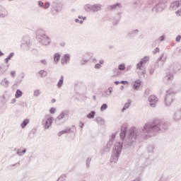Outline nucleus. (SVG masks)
Returning <instances> with one entry per match:
<instances>
[{
  "label": "nucleus",
  "instance_id": "nucleus-1",
  "mask_svg": "<svg viewBox=\"0 0 181 181\" xmlns=\"http://www.w3.org/2000/svg\"><path fill=\"white\" fill-rule=\"evenodd\" d=\"M170 124L165 120L155 119L152 122L144 124L143 129H136L133 127L130 129L129 133L125 139V146H134L136 144V138L138 136H142L144 139H146L148 136H152V132H165L169 129Z\"/></svg>",
  "mask_w": 181,
  "mask_h": 181
},
{
  "label": "nucleus",
  "instance_id": "nucleus-2",
  "mask_svg": "<svg viewBox=\"0 0 181 181\" xmlns=\"http://www.w3.org/2000/svg\"><path fill=\"white\" fill-rule=\"evenodd\" d=\"M122 148H124V143L121 141L116 142L114 145L112 156L110 158V162L112 163H117L118 162V159H119V156L122 152Z\"/></svg>",
  "mask_w": 181,
  "mask_h": 181
},
{
  "label": "nucleus",
  "instance_id": "nucleus-3",
  "mask_svg": "<svg viewBox=\"0 0 181 181\" xmlns=\"http://www.w3.org/2000/svg\"><path fill=\"white\" fill-rule=\"evenodd\" d=\"M36 39L39 43L44 46H49V45H50V37L46 35L45 30L42 29H39L36 32Z\"/></svg>",
  "mask_w": 181,
  "mask_h": 181
},
{
  "label": "nucleus",
  "instance_id": "nucleus-4",
  "mask_svg": "<svg viewBox=\"0 0 181 181\" xmlns=\"http://www.w3.org/2000/svg\"><path fill=\"white\" fill-rule=\"evenodd\" d=\"M175 90L173 89L170 88L166 91V95L165 97V107H170V104L172 102L175 100Z\"/></svg>",
  "mask_w": 181,
  "mask_h": 181
},
{
  "label": "nucleus",
  "instance_id": "nucleus-5",
  "mask_svg": "<svg viewBox=\"0 0 181 181\" xmlns=\"http://www.w3.org/2000/svg\"><path fill=\"white\" fill-rule=\"evenodd\" d=\"M163 56H165V54H161V56L157 59V62H155L154 65L149 69V74H151V76L155 73V70L159 69V66H163V63H165V61L166 60V59H163Z\"/></svg>",
  "mask_w": 181,
  "mask_h": 181
},
{
  "label": "nucleus",
  "instance_id": "nucleus-6",
  "mask_svg": "<svg viewBox=\"0 0 181 181\" xmlns=\"http://www.w3.org/2000/svg\"><path fill=\"white\" fill-rule=\"evenodd\" d=\"M101 8H103V5L100 4H86L84 6L86 12H99L101 11Z\"/></svg>",
  "mask_w": 181,
  "mask_h": 181
},
{
  "label": "nucleus",
  "instance_id": "nucleus-7",
  "mask_svg": "<svg viewBox=\"0 0 181 181\" xmlns=\"http://www.w3.org/2000/svg\"><path fill=\"white\" fill-rule=\"evenodd\" d=\"M166 8V0H161L156 3L152 8V12H162Z\"/></svg>",
  "mask_w": 181,
  "mask_h": 181
},
{
  "label": "nucleus",
  "instance_id": "nucleus-8",
  "mask_svg": "<svg viewBox=\"0 0 181 181\" xmlns=\"http://www.w3.org/2000/svg\"><path fill=\"white\" fill-rule=\"evenodd\" d=\"M115 136H116L115 134H112L111 135L110 139L109 141L107 143L106 146H105L102 150V153H103V152H110L111 151V147L112 146V144H114Z\"/></svg>",
  "mask_w": 181,
  "mask_h": 181
},
{
  "label": "nucleus",
  "instance_id": "nucleus-9",
  "mask_svg": "<svg viewBox=\"0 0 181 181\" xmlns=\"http://www.w3.org/2000/svg\"><path fill=\"white\" fill-rule=\"evenodd\" d=\"M181 65L179 64V62H174L171 64L170 67V71L174 73L175 74H177L179 71H180Z\"/></svg>",
  "mask_w": 181,
  "mask_h": 181
},
{
  "label": "nucleus",
  "instance_id": "nucleus-10",
  "mask_svg": "<svg viewBox=\"0 0 181 181\" xmlns=\"http://www.w3.org/2000/svg\"><path fill=\"white\" fill-rule=\"evenodd\" d=\"M21 47H25L26 50L30 49V38L29 37H23Z\"/></svg>",
  "mask_w": 181,
  "mask_h": 181
},
{
  "label": "nucleus",
  "instance_id": "nucleus-11",
  "mask_svg": "<svg viewBox=\"0 0 181 181\" xmlns=\"http://www.w3.org/2000/svg\"><path fill=\"white\" fill-rule=\"evenodd\" d=\"M66 117H69V110H64L59 114V115L55 119L56 124H59V122H60L63 118Z\"/></svg>",
  "mask_w": 181,
  "mask_h": 181
},
{
  "label": "nucleus",
  "instance_id": "nucleus-12",
  "mask_svg": "<svg viewBox=\"0 0 181 181\" xmlns=\"http://www.w3.org/2000/svg\"><path fill=\"white\" fill-rule=\"evenodd\" d=\"M148 103H149V105L151 106L153 108H155V107H156V104H158V97L155 96V95H150L148 97Z\"/></svg>",
  "mask_w": 181,
  "mask_h": 181
},
{
  "label": "nucleus",
  "instance_id": "nucleus-13",
  "mask_svg": "<svg viewBox=\"0 0 181 181\" xmlns=\"http://www.w3.org/2000/svg\"><path fill=\"white\" fill-rule=\"evenodd\" d=\"M9 16V11L4 6H0V18H5Z\"/></svg>",
  "mask_w": 181,
  "mask_h": 181
},
{
  "label": "nucleus",
  "instance_id": "nucleus-14",
  "mask_svg": "<svg viewBox=\"0 0 181 181\" xmlns=\"http://www.w3.org/2000/svg\"><path fill=\"white\" fill-rule=\"evenodd\" d=\"M53 121H54V118L53 117H48L45 123L43 124V127L45 129H49L52 127V124H53Z\"/></svg>",
  "mask_w": 181,
  "mask_h": 181
},
{
  "label": "nucleus",
  "instance_id": "nucleus-15",
  "mask_svg": "<svg viewBox=\"0 0 181 181\" xmlns=\"http://www.w3.org/2000/svg\"><path fill=\"white\" fill-rule=\"evenodd\" d=\"M120 129L121 132L119 134V136L122 141H124V139H125V137L127 136V131H128V127L125 125H122Z\"/></svg>",
  "mask_w": 181,
  "mask_h": 181
},
{
  "label": "nucleus",
  "instance_id": "nucleus-16",
  "mask_svg": "<svg viewBox=\"0 0 181 181\" xmlns=\"http://www.w3.org/2000/svg\"><path fill=\"white\" fill-rule=\"evenodd\" d=\"M113 91L114 89L112 88V87H109L107 90L103 91L101 96L103 97V98H108V97H110V95L112 94Z\"/></svg>",
  "mask_w": 181,
  "mask_h": 181
},
{
  "label": "nucleus",
  "instance_id": "nucleus-17",
  "mask_svg": "<svg viewBox=\"0 0 181 181\" xmlns=\"http://www.w3.org/2000/svg\"><path fill=\"white\" fill-rule=\"evenodd\" d=\"M70 54H65L62 58L61 59V63L62 64H68V63H70Z\"/></svg>",
  "mask_w": 181,
  "mask_h": 181
},
{
  "label": "nucleus",
  "instance_id": "nucleus-18",
  "mask_svg": "<svg viewBox=\"0 0 181 181\" xmlns=\"http://www.w3.org/2000/svg\"><path fill=\"white\" fill-rule=\"evenodd\" d=\"M119 8L121 9L122 8V5L121 3H116L113 5L107 6V11H115L116 8Z\"/></svg>",
  "mask_w": 181,
  "mask_h": 181
},
{
  "label": "nucleus",
  "instance_id": "nucleus-19",
  "mask_svg": "<svg viewBox=\"0 0 181 181\" xmlns=\"http://www.w3.org/2000/svg\"><path fill=\"white\" fill-rule=\"evenodd\" d=\"M180 5H181V0L180 1H175L170 4V9L171 11H175V10L177 9V8H179V6H180Z\"/></svg>",
  "mask_w": 181,
  "mask_h": 181
},
{
  "label": "nucleus",
  "instance_id": "nucleus-20",
  "mask_svg": "<svg viewBox=\"0 0 181 181\" xmlns=\"http://www.w3.org/2000/svg\"><path fill=\"white\" fill-rule=\"evenodd\" d=\"M141 85L142 81H141V79H137L134 81L133 84V90H134V91H138V89L141 88Z\"/></svg>",
  "mask_w": 181,
  "mask_h": 181
},
{
  "label": "nucleus",
  "instance_id": "nucleus-21",
  "mask_svg": "<svg viewBox=\"0 0 181 181\" xmlns=\"http://www.w3.org/2000/svg\"><path fill=\"white\" fill-rule=\"evenodd\" d=\"M139 33V30L138 29L133 30L127 35V37H128V39H132L133 37H135V36H137Z\"/></svg>",
  "mask_w": 181,
  "mask_h": 181
},
{
  "label": "nucleus",
  "instance_id": "nucleus-22",
  "mask_svg": "<svg viewBox=\"0 0 181 181\" xmlns=\"http://www.w3.org/2000/svg\"><path fill=\"white\" fill-rule=\"evenodd\" d=\"M38 6L43 8V9H49V8H50V2L47 1L45 4L42 1H38Z\"/></svg>",
  "mask_w": 181,
  "mask_h": 181
},
{
  "label": "nucleus",
  "instance_id": "nucleus-23",
  "mask_svg": "<svg viewBox=\"0 0 181 181\" xmlns=\"http://www.w3.org/2000/svg\"><path fill=\"white\" fill-rule=\"evenodd\" d=\"M121 13H117L112 18L113 25H118L119 21H121Z\"/></svg>",
  "mask_w": 181,
  "mask_h": 181
},
{
  "label": "nucleus",
  "instance_id": "nucleus-24",
  "mask_svg": "<svg viewBox=\"0 0 181 181\" xmlns=\"http://www.w3.org/2000/svg\"><path fill=\"white\" fill-rule=\"evenodd\" d=\"M37 134V130L36 129V128H33V129H31V131L28 134L29 139H33V138L36 136Z\"/></svg>",
  "mask_w": 181,
  "mask_h": 181
},
{
  "label": "nucleus",
  "instance_id": "nucleus-25",
  "mask_svg": "<svg viewBox=\"0 0 181 181\" xmlns=\"http://www.w3.org/2000/svg\"><path fill=\"white\" fill-rule=\"evenodd\" d=\"M54 9L56 12H62V9H63V3L62 2H58L57 4L54 6Z\"/></svg>",
  "mask_w": 181,
  "mask_h": 181
},
{
  "label": "nucleus",
  "instance_id": "nucleus-26",
  "mask_svg": "<svg viewBox=\"0 0 181 181\" xmlns=\"http://www.w3.org/2000/svg\"><path fill=\"white\" fill-rule=\"evenodd\" d=\"M63 84H64V76H61V77L57 84V88H60L61 87H63Z\"/></svg>",
  "mask_w": 181,
  "mask_h": 181
},
{
  "label": "nucleus",
  "instance_id": "nucleus-27",
  "mask_svg": "<svg viewBox=\"0 0 181 181\" xmlns=\"http://www.w3.org/2000/svg\"><path fill=\"white\" fill-rule=\"evenodd\" d=\"M14 56L15 52L10 53L8 56L4 59V63H6V64H8L9 63V60H11Z\"/></svg>",
  "mask_w": 181,
  "mask_h": 181
},
{
  "label": "nucleus",
  "instance_id": "nucleus-28",
  "mask_svg": "<svg viewBox=\"0 0 181 181\" xmlns=\"http://www.w3.org/2000/svg\"><path fill=\"white\" fill-rule=\"evenodd\" d=\"M93 57V54L91 52H87L86 53L82 59H84L85 60H87V62H90V59Z\"/></svg>",
  "mask_w": 181,
  "mask_h": 181
},
{
  "label": "nucleus",
  "instance_id": "nucleus-29",
  "mask_svg": "<svg viewBox=\"0 0 181 181\" xmlns=\"http://www.w3.org/2000/svg\"><path fill=\"white\" fill-rule=\"evenodd\" d=\"M23 78H25V73L22 72L18 75V81H16L17 84H21L23 81Z\"/></svg>",
  "mask_w": 181,
  "mask_h": 181
},
{
  "label": "nucleus",
  "instance_id": "nucleus-30",
  "mask_svg": "<svg viewBox=\"0 0 181 181\" xmlns=\"http://www.w3.org/2000/svg\"><path fill=\"white\" fill-rule=\"evenodd\" d=\"M95 121L99 125H104L105 124V120L103 117H97Z\"/></svg>",
  "mask_w": 181,
  "mask_h": 181
},
{
  "label": "nucleus",
  "instance_id": "nucleus-31",
  "mask_svg": "<svg viewBox=\"0 0 181 181\" xmlns=\"http://www.w3.org/2000/svg\"><path fill=\"white\" fill-rule=\"evenodd\" d=\"M175 121H181V111H177L175 114L174 117Z\"/></svg>",
  "mask_w": 181,
  "mask_h": 181
},
{
  "label": "nucleus",
  "instance_id": "nucleus-32",
  "mask_svg": "<svg viewBox=\"0 0 181 181\" xmlns=\"http://www.w3.org/2000/svg\"><path fill=\"white\" fill-rule=\"evenodd\" d=\"M164 80H167L168 81H172V80H173V74H167L164 77Z\"/></svg>",
  "mask_w": 181,
  "mask_h": 181
},
{
  "label": "nucleus",
  "instance_id": "nucleus-33",
  "mask_svg": "<svg viewBox=\"0 0 181 181\" xmlns=\"http://www.w3.org/2000/svg\"><path fill=\"white\" fill-rule=\"evenodd\" d=\"M1 86H4V87L8 88V87H9L10 83H9V81H8V80L6 79V78H4L1 81Z\"/></svg>",
  "mask_w": 181,
  "mask_h": 181
},
{
  "label": "nucleus",
  "instance_id": "nucleus-34",
  "mask_svg": "<svg viewBox=\"0 0 181 181\" xmlns=\"http://www.w3.org/2000/svg\"><path fill=\"white\" fill-rule=\"evenodd\" d=\"M70 131H71V129H70V128H66L64 130H62L61 132H59L58 133V136H62V135H63L64 134H69V132H70Z\"/></svg>",
  "mask_w": 181,
  "mask_h": 181
},
{
  "label": "nucleus",
  "instance_id": "nucleus-35",
  "mask_svg": "<svg viewBox=\"0 0 181 181\" xmlns=\"http://www.w3.org/2000/svg\"><path fill=\"white\" fill-rule=\"evenodd\" d=\"M30 122V119H25L22 123L21 124V128L24 129L26 128V127L28 126V124Z\"/></svg>",
  "mask_w": 181,
  "mask_h": 181
},
{
  "label": "nucleus",
  "instance_id": "nucleus-36",
  "mask_svg": "<svg viewBox=\"0 0 181 181\" xmlns=\"http://www.w3.org/2000/svg\"><path fill=\"white\" fill-rule=\"evenodd\" d=\"M60 57H62V55H60V54L55 53L54 55V63H59Z\"/></svg>",
  "mask_w": 181,
  "mask_h": 181
},
{
  "label": "nucleus",
  "instance_id": "nucleus-37",
  "mask_svg": "<svg viewBox=\"0 0 181 181\" xmlns=\"http://www.w3.org/2000/svg\"><path fill=\"white\" fill-rule=\"evenodd\" d=\"M23 95V92L21 89H17L15 94L16 98H21Z\"/></svg>",
  "mask_w": 181,
  "mask_h": 181
},
{
  "label": "nucleus",
  "instance_id": "nucleus-38",
  "mask_svg": "<svg viewBox=\"0 0 181 181\" xmlns=\"http://www.w3.org/2000/svg\"><path fill=\"white\" fill-rule=\"evenodd\" d=\"M131 105V100H128V103H126L124 105V107L122 109V112H124V111H126V110H128L129 108V106Z\"/></svg>",
  "mask_w": 181,
  "mask_h": 181
},
{
  "label": "nucleus",
  "instance_id": "nucleus-39",
  "mask_svg": "<svg viewBox=\"0 0 181 181\" xmlns=\"http://www.w3.org/2000/svg\"><path fill=\"white\" fill-rule=\"evenodd\" d=\"M86 117L89 119H93L95 117V111L92 110L90 111V113H88Z\"/></svg>",
  "mask_w": 181,
  "mask_h": 181
},
{
  "label": "nucleus",
  "instance_id": "nucleus-40",
  "mask_svg": "<svg viewBox=\"0 0 181 181\" xmlns=\"http://www.w3.org/2000/svg\"><path fill=\"white\" fill-rule=\"evenodd\" d=\"M38 73H39L40 77H42V78L46 77V76H47V71H46L45 70H40V71H39Z\"/></svg>",
  "mask_w": 181,
  "mask_h": 181
},
{
  "label": "nucleus",
  "instance_id": "nucleus-41",
  "mask_svg": "<svg viewBox=\"0 0 181 181\" xmlns=\"http://www.w3.org/2000/svg\"><path fill=\"white\" fill-rule=\"evenodd\" d=\"M149 60V57H144L140 60V63H141L143 65L146 63Z\"/></svg>",
  "mask_w": 181,
  "mask_h": 181
},
{
  "label": "nucleus",
  "instance_id": "nucleus-42",
  "mask_svg": "<svg viewBox=\"0 0 181 181\" xmlns=\"http://www.w3.org/2000/svg\"><path fill=\"white\" fill-rule=\"evenodd\" d=\"M127 69V66H125V64H120L118 66V70H120L121 71H124Z\"/></svg>",
  "mask_w": 181,
  "mask_h": 181
},
{
  "label": "nucleus",
  "instance_id": "nucleus-43",
  "mask_svg": "<svg viewBox=\"0 0 181 181\" xmlns=\"http://www.w3.org/2000/svg\"><path fill=\"white\" fill-rule=\"evenodd\" d=\"M92 160H93V158H91V157H88L86 159V168H90V165L91 163Z\"/></svg>",
  "mask_w": 181,
  "mask_h": 181
},
{
  "label": "nucleus",
  "instance_id": "nucleus-44",
  "mask_svg": "<svg viewBox=\"0 0 181 181\" xmlns=\"http://www.w3.org/2000/svg\"><path fill=\"white\" fill-rule=\"evenodd\" d=\"M155 149V146H148L147 147V151L148 153H153V150Z\"/></svg>",
  "mask_w": 181,
  "mask_h": 181
},
{
  "label": "nucleus",
  "instance_id": "nucleus-45",
  "mask_svg": "<svg viewBox=\"0 0 181 181\" xmlns=\"http://www.w3.org/2000/svg\"><path fill=\"white\" fill-rule=\"evenodd\" d=\"M26 153V148H24L22 151H17L16 155L18 156H23Z\"/></svg>",
  "mask_w": 181,
  "mask_h": 181
},
{
  "label": "nucleus",
  "instance_id": "nucleus-46",
  "mask_svg": "<svg viewBox=\"0 0 181 181\" xmlns=\"http://www.w3.org/2000/svg\"><path fill=\"white\" fill-rule=\"evenodd\" d=\"M107 108H108V105H107V103H103L100 107V111H105Z\"/></svg>",
  "mask_w": 181,
  "mask_h": 181
},
{
  "label": "nucleus",
  "instance_id": "nucleus-47",
  "mask_svg": "<svg viewBox=\"0 0 181 181\" xmlns=\"http://www.w3.org/2000/svg\"><path fill=\"white\" fill-rule=\"evenodd\" d=\"M88 61H87V59H84L83 58H82L80 60L81 66H86V64H88Z\"/></svg>",
  "mask_w": 181,
  "mask_h": 181
},
{
  "label": "nucleus",
  "instance_id": "nucleus-48",
  "mask_svg": "<svg viewBox=\"0 0 181 181\" xmlns=\"http://www.w3.org/2000/svg\"><path fill=\"white\" fill-rule=\"evenodd\" d=\"M149 94H151V90L149 88H146L144 91V97H148L149 95Z\"/></svg>",
  "mask_w": 181,
  "mask_h": 181
},
{
  "label": "nucleus",
  "instance_id": "nucleus-49",
  "mask_svg": "<svg viewBox=\"0 0 181 181\" xmlns=\"http://www.w3.org/2000/svg\"><path fill=\"white\" fill-rule=\"evenodd\" d=\"M33 95L34 97H39V95H40V90L39 89L35 90L33 93Z\"/></svg>",
  "mask_w": 181,
  "mask_h": 181
},
{
  "label": "nucleus",
  "instance_id": "nucleus-50",
  "mask_svg": "<svg viewBox=\"0 0 181 181\" xmlns=\"http://www.w3.org/2000/svg\"><path fill=\"white\" fill-rule=\"evenodd\" d=\"M134 5H136V6H141V5H142V0L134 1Z\"/></svg>",
  "mask_w": 181,
  "mask_h": 181
},
{
  "label": "nucleus",
  "instance_id": "nucleus-51",
  "mask_svg": "<svg viewBox=\"0 0 181 181\" xmlns=\"http://www.w3.org/2000/svg\"><path fill=\"white\" fill-rule=\"evenodd\" d=\"M57 181H66V175H61Z\"/></svg>",
  "mask_w": 181,
  "mask_h": 181
},
{
  "label": "nucleus",
  "instance_id": "nucleus-52",
  "mask_svg": "<svg viewBox=\"0 0 181 181\" xmlns=\"http://www.w3.org/2000/svg\"><path fill=\"white\" fill-rule=\"evenodd\" d=\"M142 67H144V64H142L141 62L137 63L136 69L138 70H142Z\"/></svg>",
  "mask_w": 181,
  "mask_h": 181
},
{
  "label": "nucleus",
  "instance_id": "nucleus-53",
  "mask_svg": "<svg viewBox=\"0 0 181 181\" xmlns=\"http://www.w3.org/2000/svg\"><path fill=\"white\" fill-rule=\"evenodd\" d=\"M10 75L11 76V77L13 78H15V77H16V71H11L10 72Z\"/></svg>",
  "mask_w": 181,
  "mask_h": 181
},
{
  "label": "nucleus",
  "instance_id": "nucleus-54",
  "mask_svg": "<svg viewBox=\"0 0 181 181\" xmlns=\"http://www.w3.org/2000/svg\"><path fill=\"white\" fill-rule=\"evenodd\" d=\"M76 23H80V25H83L84 23V21L83 20H79L78 18L75 19Z\"/></svg>",
  "mask_w": 181,
  "mask_h": 181
},
{
  "label": "nucleus",
  "instance_id": "nucleus-55",
  "mask_svg": "<svg viewBox=\"0 0 181 181\" xmlns=\"http://www.w3.org/2000/svg\"><path fill=\"white\" fill-rule=\"evenodd\" d=\"M160 43V42H159V40L157 39L156 40L153 42V47H155L156 46V45H159Z\"/></svg>",
  "mask_w": 181,
  "mask_h": 181
},
{
  "label": "nucleus",
  "instance_id": "nucleus-56",
  "mask_svg": "<svg viewBox=\"0 0 181 181\" xmlns=\"http://www.w3.org/2000/svg\"><path fill=\"white\" fill-rule=\"evenodd\" d=\"M165 35H161L160 37H158V42H165Z\"/></svg>",
  "mask_w": 181,
  "mask_h": 181
},
{
  "label": "nucleus",
  "instance_id": "nucleus-57",
  "mask_svg": "<svg viewBox=\"0 0 181 181\" xmlns=\"http://www.w3.org/2000/svg\"><path fill=\"white\" fill-rule=\"evenodd\" d=\"M50 114H56V108L55 107H51L49 110Z\"/></svg>",
  "mask_w": 181,
  "mask_h": 181
},
{
  "label": "nucleus",
  "instance_id": "nucleus-58",
  "mask_svg": "<svg viewBox=\"0 0 181 181\" xmlns=\"http://www.w3.org/2000/svg\"><path fill=\"white\" fill-rule=\"evenodd\" d=\"M159 52H160V49H159V47H156V48H155V49L153 51V54H156V53H159Z\"/></svg>",
  "mask_w": 181,
  "mask_h": 181
},
{
  "label": "nucleus",
  "instance_id": "nucleus-59",
  "mask_svg": "<svg viewBox=\"0 0 181 181\" xmlns=\"http://www.w3.org/2000/svg\"><path fill=\"white\" fill-rule=\"evenodd\" d=\"M180 39H181V35H178L176 38H175V41L179 43L180 42Z\"/></svg>",
  "mask_w": 181,
  "mask_h": 181
},
{
  "label": "nucleus",
  "instance_id": "nucleus-60",
  "mask_svg": "<svg viewBox=\"0 0 181 181\" xmlns=\"http://www.w3.org/2000/svg\"><path fill=\"white\" fill-rule=\"evenodd\" d=\"M120 84H124L125 86L127 84H129V82L128 81H121Z\"/></svg>",
  "mask_w": 181,
  "mask_h": 181
},
{
  "label": "nucleus",
  "instance_id": "nucleus-61",
  "mask_svg": "<svg viewBox=\"0 0 181 181\" xmlns=\"http://www.w3.org/2000/svg\"><path fill=\"white\" fill-rule=\"evenodd\" d=\"M132 69V66L131 65H128L127 67H126V71H129V70H131Z\"/></svg>",
  "mask_w": 181,
  "mask_h": 181
},
{
  "label": "nucleus",
  "instance_id": "nucleus-62",
  "mask_svg": "<svg viewBox=\"0 0 181 181\" xmlns=\"http://www.w3.org/2000/svg\"><path fill=\"white\" fill-rule=\"evenodd\" d=\"M177 16H181V8L175 12Z\"/></svg>",
  "mask_w": 181,
  "mask_h": 181
},
{
  "label": "nucleus",
  "instance_id": "nucleus-63",
  "mask_svg": "<svg viewBox=\"0 0 181 181\" xmlns=\"http://www.w3.org/2000/svg\"><path fill=\"white\" fill-rule=\"evenodd\" d=\"M102 67V66L100 64H96L95 65V69H100Z\"/></svg>",
  "mask_w": 181,
  "mask_h": 181
},
{
  "label": "nucleus",
  "instance_id": "nucleus-64",
  "mask_svg": "<svg viewBox=\"0 0 181 181\" xmlns=\"http://www.w3.org/2000/svg\"><path fill=\"white\" fill-rule=\"evenodd\" d=\"M40 63H42V64H44L45 66H46V64H47V62H46L45 59H42L40 61Z\"/></svg>",
  "mask_w": 181,
  "mask_h": 181
}]
</instances>
